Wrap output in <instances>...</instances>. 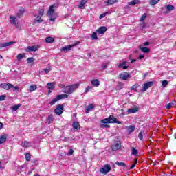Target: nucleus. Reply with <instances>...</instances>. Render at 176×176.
Instances as JSON below:
<instances>
[{
	"label": "nucleus",
	"instance_id": "31",
	"mask_svg": "<svg viewBox=\"0 0 176 176\" xmlns=\"http://www.w3.org/2000/svg\"><path fill=\"white\" fill-rule=\"evenodd\" d=\"M45 42L47 43H53V42H54V38L50 37V36L46 37L45 38Z\"/></svg>",
	"mask_w": 176,
	"mask_h": 176
},
{
	"label": "nucleus",
	"instance_id": "42",
	"mask_svg": "<svg viewBox=\"0 0 176 176\" xmlns=\"http://www.w3.org/2000/svg\"><path fill=\"white\" fill-rule=\"evenodd\" d=\"M173 107H174V103L170 102V103H168V104H166V109H170V108H173Z\"/></svg>",
	"mask_w": 176,
	"mask_h": 176
},
{
	"label": "nucleus",
	"instance_id": "1",
	"mask_svg": "<svg viewBox=\"0 0 176 176\" xmlns=\"http://www.w3.org/2000/svg\"><path fill=\"white\" fill-rule=\"evenodd\" d=\"M79 87V84H74L72 85L66 86L64 89L63 90V93L66 94H72L76 89Z\"/></svg>",
	"mask_w": 176,
	"mask_h": 176
},
{
	"label": "nucleus",
	"instance_id": "45",
	"mask_svg": "<svg viewBox=\"0 0 176 176\" xmlns=\"http://www.w3.org/2000/svg\"><path fill=\"white\" fill-rule=\"evenodd\" d=\"M126 64H127V62H126V61H123L122 63H120L118 65V68H122V67H124L126 65Z\"/></svg>",
	"mask_w": 176,
	"mask_h": 176
},
{
	"label": "nucleus",
	"instance_id": "13",
	"mask_svg": "<svg viewBox=\"0 0 176 176\" xmlns=\"http://www.w3.org/2000/svg\"><path fill=\"white\" fill-rule=\"evenodd\" d=\"M16 42L14 41H10L7 43H3L0 44V49H2L3 47H8V46H12V45H14Z\"/></svg>",
	"mask_w": 176,
	"mask_h": 176
},
{
	"label": "nucleus",
	"instance_id": "38",
	"mask_svg": "<svg viewBox=\"0 0 176 176\" xmlns=\"http://www.w3.org/2000/svg\"><path fill=\"white\" fill-rule=\"evenodd\" d=\"M140 1L138 0H133L132 1L129 3V5H131L132 6H134V5H137Z\"/></svg>",
	"mask_w": 176,
	"mask_h": 176
},
{
	"label": "nucleus",
	"instance_id": "59",
	"mask_svg": "<svg viewBox=\"0 0 176 176\" xmlns=\"http://www.w3.org/2000/svg\"><path fill=\"white\" fill-rule=\"evenodd\" d=\"M5 168V166H2V162H0V169L3 170Z\"/></svg>",
	"mask_w": 176,
	"mask_h": 176
},
{
	"label": "nucleus",
	"instance_id": "12",
	"mask_svg": "<svg viewBox=\"0 0 176 176\" xmlns=\"http://www.w3.org/2000/svg\"><path fill=\"white\" fill-rule=\"evenodd\" d=\"M0 87L5 89V90H10L12 89V87H13V85L10 83H3L0 84Z\"/></svg>",
	"mask_w": 176,
	"mask_h": 176
},
{
	"label": "nucleus",
	"instance_id": "36",
	"mask_svg": "<svg viewBox=\"0 0 176 176\" xmlns=\"http://www.w3.org/2000/svg\"><path fill=\"white\" fill-rule=\"evenodd\" d=\"M24 57H25V54H19L16 56L17 60H23V58H24Z\"/></svg>",
	"mask_w": 176,
	"mask_h": 176
},
{
	"label": "nucleus",
	"instance_id": "14",
	"mask_svg": "<svg viewBox=\"0 0 176 176\" xmlns=\"http://www.w3.org/2000/svg\"><path fill=\"white\" fill-rule=\"evenodd\" d=\"M122 145L120 144V142H118L112 145L111 148H112V151H118L119 149H120Z\"/></svg>",
	"mask_w": 176,
	"mask_h": 176
},
{
	"label": "nucleus",
	"instance_id": "21",
	"mask_svg": "<svg viewBox=\"0 0 176 176\" xmlns=\"http://www.w3.org/2000/svg\"><path fill=\"white\" fill-rule=\"evenodd\" d=\"M94 109V105L93 104H89L86 108H85V113H89L90 111H93Z\"/></svg>",
	"mask_w": 176,
	"mask_h": 176
},
{
	"label": "nucleus",
	"instance_id": "18",
	"mask_svg": "<svg viewBox=\"0 0 176 176\" xmlns=\"http://www.w3.org/2000/svg\"><path fill=\"white\" fill-rule=\"evenodd\" d=\"M175 8L173 5L168 4L166 6V11L164 12V14H167L168 12H171V10H174Z\"/></svg>",
	"mask_w": 176,
	"mask_h": 176
},
{
	"label": "nucleus",
	"instance_id": "39",
	"mask_svg": "<svg viewBox=\"0 0 176 176\" xmlns=\"http://www.w3.org/2000/svg\"><path fill=\"white\" fill-rule=\"evenodd\" d=\"M48 120H49V124H50V123H52V122H53V120H54V117H53V115H50L48 116Z\"/></svg>",
	"mask_w": 176,
	"mask_h": 176
},
{
	"label": "nucleus",
	"instance_id": "60",
	"mask_svg": "<svg viewBox=\"0 0 176 176\" xmlns=\"http://www.w3.org/2000/svg\"><path fill=\"white\" fill-rule=\"evenodd\" d=\"M151 44V43L146 41L144 43V46H149V45Z\"/></svg>",
	"mask_w": 176,
	"mask_h": 176
},
{
	"label": "nucleus",
	"instance_id": "28",
	"mask_svg": "<svg viewBox=\"0 0 176 176\" xmlns=\"http://www.w3.org/2000/svg\"><path fill=\"white\" fill-rule=\"evenodd\" d=\"M72 126H73V128L74 129V130L76 131H78L79 130L80 128V124H79V122H74L73 124H72Z\"/></svg>",
	"mask_w": 176,
	"mask_h": 176
},
{
	"label": "nucleus",
	"instance_id": "41",
	"mask_svg": "<svg viewBox=\"0 0 176 176\" xmlns=\"http://www.w3.org/2000/svg\"><path fill=\"white\" fill-rule=\"evenodd\" d=\"M91 37L93 39H95V40L98 39V37L97 36V32H94L91 35Z\"/></svg>",
	"mask_w": 176,
	"mask_h": 176
},
{
	"label": "nucleus",
	"instance_id": "11",
	"mask_svg": "<svg viewBox=\"0 0 176 176\" xmlns=\"http://www.w3.org/2000/svg\"><path fill=\"white\" fill-rule=\"evenodd\" d=\"M120 79L122 80H127L128 78H130V73L129 72H123L120 74Z\"/></svg>",
	"mask_w": 176,
	"mask_h": 176
},
{
	"label": "nucleus",
	"instance_id": "51",
	"mask_svg": "<svg viewBox=\"0 0 176 176\" xmlns=\"http://www.w3.org/2000/svg\"><path fill=\"white\" fill-rule=\"evenodd\" d=\"M91 87H87L85 91V93H89V91H90V90H91Z\"/></svg>",
	"mask_w": 176,
	"mask_h": 176
},
{
	"label": "nucleus",
	"instance_id": "26",
	"mask_svg": "<svg viewBox=\"0 0 176 176\" xmlns=\"http://www.w3.org/2000/svg\"><path fill=\"white\" fill-rule=\"evenodd\" d=\"M50 71H52V68H50V67H48L41 70V74H43V75H46V74H49V72H50Z\"/></svg>",
	"mask_w": 176,
	"mask_h": 176
},
{
	"label": "nucleus",
	"instance_id": "62",
	"mask_svg": "<svg viewBox=\"0 0 176 176\" xmlns=\"http://www.w3.org/2000/svg\"><path fill=\"white\" fill-rule=\"evenodd\" d=\"M3 129V124L0 122V130H2Z\"/></svg>",
	"mask_w": 176,
	"mask_h": 176
},
{
	"label": "nucleus",
	"instance_id": "19",
	"mask_svg": "<svg viewBox=\"0 0 176 176\" xmlns=\"http://www.w3.org/2000/svg\"><path fill=\"white\" fill-rule=\"evenodd\" d=\"M92 86H95V87H98L100 86V80L98 79H94L91 82Z\"/></svg>",
	"mask_w": 176,
	"mask_h": 176
},
{
	"label": "nucleus",
	"instance_id": "37",
	"mask_svg": "<svg viewBox=\"0 0 176 176\" xmlns=\"http://www.w3.org/2000/svg\"><path fill=\"white\" fill-rule=\"evenodd\" d=\"M23 13H24V8H21L17 14V17H21V16H23Z\"/></svg>",
	"mask_w": 176,
	"mask_h": 176
},
{
	"label": "nucleus",
	"instance_id": "2",
	"mask_svg": "<svg viewBox=\"0 0 176 176\" xmlns=\"http://www.w3.org/2000/svg\"><path fill=\"white\" fill-rule=\"evenodd\" d=\"M101 123L103 124H107L109 123H117L118 124H120L122 123L120 121L118 120L113 116H110L107 118H104L100 121Z\"/></svg>",
	"mask_w": 176,
	"mask_h": 176
},
{
	"label": "nucleus",
	"instance_id": "32",
	"mask_svg": "<svg viewBox=\"0 0 176 176\" xmlns=\"http://www.w3.org/2000/svg\"><path fill=\"white\" fill-rule=\"evenodd\" d=\"M160 2V0H150L149 4L151 6H155V5H157V3H159Z\"/></svg>",
	"mask_w": 176,
	"mask_h": 176
},
{
	"label": "nucleus",
	"instance_id": "23",
	"mask_svg": "<svg viewBox=\"0 0 176 176\" xmlns=\"http://www.w3.org/2000/svg\"><path fill=\"white\" fill-rule=\"evenodd\" d=\"M138 107H133L127 110L128 113H137V111H138Z\"/></svg>",
	"mask_w": 176,
	"mask_h": 176
},
{
	"label": "nucleus",
	"instance_id": "35",
	"mask_svg": "<svg viewBox=\"0 0 176 176\" xmlns=\"http://www.w3.org/2000/svg\"><path fill=\"white\" fill-rule=\"evenodd\" d=\"M116 164L117 166H119L120 167H126V163H124V162H119L117 161L116 162Z\"/></svg>",
	"mask_w": 176,
	"mask_h": 176
},
{
	"label": "nucleus",
	"instance_id": "9",
	"mask_svg": "<svg viewBox=\"0 0 176 176\" xmlns=\"http://www.w3.org/2000/svg\"><path fill=\"white\" fill-rule=\"evenodd\" d=\"M39 45H32V46H28L25 52H28V53H31V52H38V49H39Z\"/></svg>",
	"mask_w": 176,
	"mask_h": 176
},
{
	"label": "nucleus",
	"instance_id": "15",
	"mask_svg": "<svg viewBox=\"0 0 176 176\" xmlns=\"http://www.w3.org/2000/svg\"><path fill=\"white\" fill-rule=\"evenodd\" d=\"M107 32V28L106 27H100L98 28V30H96V32L99 34H104Z\"/></svg>",
	"mask_w": 176,
	"mask_h": 176
},
{
	"label": "nucleus",
	"instance_id": "40",
	"mask_svg": "<svg viewBox=\"0 0 176 176\" xmlns=\"http://www.w3.org/2000/svg\"><path fill=\"white\" fill-rule=\"evenodd\" d=\"M109 127H111V126L109 124H102L100 125V129H109Z\"/></svg>",
	"mask_w": 176,
	"mask_h": 176
},
{
	"label": "nucleus",
	"instance_id": "63",
	"mask_svg": "<svg viewBox=\"0 0 176 176\" xmlns=\"http://www.w3.org/2000/svg\"><path fill=\"white\" fill-rule=\"evenodd\" d=\"M144 57H145V56H144V55H140V56H139V60H142V58H144Z\"/></svg>",
	"mask_w": 176,
	"mask_h": 176
},
{
	"label": "nucleus",
	"instance_id": "20",
	"mask_svg": "<svg viewBox=\"0 0 176 176\" xmlns=\"http://www.w3.org/2000/svg\"><path fill=\"white\" fill-rule=\"evenodd\" d=\"M21 145L23 148H30V146H31V142L24 141L21 144Z\"/></svg>",
	"mask_w": 176,
	"mask_h": 176
},
{
	"label": "nucleus",
	"instance_id": "25",
	"mask_svg": "<svg viewBox=\"0 0 176 176\" xmlns=\"http://www.w3.org/2000/svg\"><path fill=\"white\" fill-rule=\"evenodd\" d=\"M36 89H38V87L36 86V85H30L28 90L30 93H32V91H35V90H36Z\"/></svg>",
	"mask_w": 176,
	"mask_h": 176
},
{
	"label": "nucleus",
	"instance_id": "27",
	"mask_svg": "<svg viewBox=\"0 0 176 176\" xmlns=\"http://www.w3.org/2000/svg\"><path fill=\"white\" fill-rule=\"evenodd\" d=\"M126 130L128 131L129 134H131V133H133L134 130H135V126L131 125L126 127Z\"/></svg>",
	"mask_w": 176,
	"mask_h": 176
},
{
	"label": "nucleus",
	"instance_id": "4",
	"mask_svg": "<svg viewBox=\"0 0 176 176\" xmlns=\"http://www.w3.org/2000/svg\"><path fill=\"white\" fill-rule=\"evenodd\" d=\"M79 43H80V42L77 41L76 43H75L73 45L63 47L61 48V51L64 52V53H67V52H69L71 50V49H72V47H75V46H78V45H79Z\"/></svg>",
	"mask_w": 176,
	"mask_h": 176
},
{
	"label": "nucleus",
	"instance_id": "44",
	"mask_svg": "<svg viewBox=\"0 0 176 176\" xmlns=\"http://www.w3.org/2000/svg\"><path fill=\"white\" fill-rule=\"evenodd\" d=\"M25 159H26L27 162H30V160H31V154H30L28 153H26Z\"/></svg>",
	"mask_w": 176,
	"mask_h": 176
},
{
	"label": "nucleus",
	"instance_id": "47",
	"mask_svg": "<svg viewBox=\"0 0 176 176\" xmlns=\"http://www.w3.org/2000/svg\"><path fill=\"white\" fill-rule=\"evenodd\" d=\"M6 99V95H1L0 96V101H5V100Z\"/></svg>",
	"mask_w": 176,
	"mask_h": 176
},
{
	"label": "nucleus",
	"instance_id": "3",
	"mask_svg": "<svg viewBox=\"0 0 176 176\" xmlns=\"http://www.w3.org/2000/svg\"><path fill=\"white\" fill-rule=\"evenodd\" d=\"M64 98H68V95L67 94H60L58 95L55 98H54L50 104L51 105H54L59 100H64Z\"/></svg>",
	"mask_w": 176,
	"mask_h": 176
},
{
	"label": "nucleus",
	"instance_id": "49",
	"mask_svg": "<svg viewBox=\"0 0 176 176\" xmlns=\"http://www.w3.org/2000/svg\"><path fill=\"white\" fill-rule=\"evenodd\" d=\"M145 19H146V14H144L141 18H140V21L144 22V21L145 20Z\"/></svg>",
	"mask_w": 176,
	"mask_h": 176
},
{
	"label": "nucleus",
	"instance_id": "7",
	"mask_svg": "<svg viewBox=\"0 0 176 176\" xmlns=\"http://www.w3.org/2000/svg\"><path fill=\"white\" fill-rule=\"evenodd\" d=\"M111 171V165L106 164L102 168L100 169V173H102V174L107 175L108 173Z\"/></svg>",
	"mask_w": 176,
	"mask_h": 176
},
{
	"label": "nucleus",
	"instance_id": "61",
	"mask_svg": "<svg viewBox=\"0 0 176 176\" xmlns=\"http://www.w3.org/2000/svg\"><path fill=\"white\" fill-rule=\"evenodd\" d=\"M145 21H143L142 23V29H144V28H145Z\"/></svg>",
	"mask_w": 176,
	"mask_h": 176
},
{
	"label": "nucleus",
	"instance_id": "10",
	"mask_svg": "<svg viewBox=\"0 0 176 176\" xmlns=\"http://www.w3.org/2000/svg\"><path fill=\"white\" fill-rule=\"evenodd\" d=\"M43 13H45V10L43 9H39V15L37 19H34V23H42L43 20L41 19L42 16H43Z\"/></svg>",
	"mask_w": 176,
	"mask_h": 176
},
{
	"label": "nucleus",
	"instance_id": "48",
	"mask_svg": "<svg viewBox=\"0 0 176 176\" xmlns=\"http://www.w3.org/2000/svg\"><path fill=\"white\" fill-rule=\"evenodd\" d=\"M138 89V84H135L133 86L131 87V90H137Z\"/></svg>",
	"mask_w": 176,
	"mask_h": 176
},
{
	"label": "nucleus",
	"instance_id": "58",
	"mask_svg": "<svg viewBox=\"0 0 176 176\" xmlns=\"http://www.w3.org/2000/svg\"><path fill=\"white\" fill-rule=\"evenodd\" d=\"M73 153H74V150L70 149V150L69 151L68 154H69V155H73Z\"/></svg>",
	"mask_w": 176,
	"mask_h": 176
},
{
	"label": "nucleus",
	"instance_id": "33",
	"mask_svg": "<svg viewBox=\"0 0 176 176\" xmlns=\"http://www.w3.org/2000/svg\"><path fill=\"white\" fill-rule=\"evenodd\" d=\"M47 86V89H49V90H54V82H48Z\"/></svg>",
	"mask_w": 176,
	"mask_h": 176
},
{
	"label": "nucleus",
	"instance_id": "34",
	"mask_svg": "<svg viewBox=\"0 0 176 176\" xmlns=\"http://www.w3.org/2000/svg\"><path fill=\"white\" fill-rule=\"evenodd\" d=\"M20 107H21V104H16V105L13 106L11 108V109H12V111H16L19 110V108H20Z\"/></svg>",
	"mask_w": 176,
	"mask_h": 176
},
{
	"label": "nucleus",
	"instance_id": "46",
	"mask_svg": "<svg viewBox=\"0 0 176 176\" xmlns=\"http://www.w3.org/2000/svg\"><path fill=\"white\" fill-rule=\"evenodd\" d=\"M162 85L163 87H166L167 85H168V81H167L166 80H164L162 81Z\"/></svg>",
	"mask_w": 176,
	"mask_h": 176
},
{
	"label": "nucleus",
	"instance_id": "6",
	"mask_svg": "<svg viewBox=\"0 0 176 176\" xmlns=\"http://www.w3.org/2000/svg\"><path fill=\"white\" fill-rule=\"evenodd\" d=\"M54 112L55 113H56V115H58L59 116L60 115H63V112H64V104H60L56 106Z\"/></svg>",
	"mask_w": 176,
	"mask_h": 176
},
{
	"label": "nucleus",
	"instance_id": "5",
	"mask_svg": "<svg viewBox=\"0 0 176 176\" xmlns=\"http://www.w3.org/2000/svg\"><path fill=\"white\" fill-rule=\"evenodd\" d=\"M57 8H58V3H56L51 6L48 12H47V16H53V14Z\"/></svg>",
	"mask_w": 176,
	"mask_h": 176
},
{
	"label": "nucleus",
	"instance_id": "54",
	"mask_svg": "<svg viewBox=\"0 0 176 176\" xmlns=\"http://www.w3.org/2000/svg\"><path fill=\"white\" fill-rule=\"evenodd\" d=\"M107 65H108V63H103L102 65V69H105Z\"/></svg>",
	"mask_w": 176,
	"mask_h": 176
},
{
	"label": "nucleus",
	"instance_id": "17",
	"mask_svg": "<svg viewBox=\"0 0 176 176\" xmlns=\"http://www.w3.org/2000/svg\"><path fill=\"white\" fill-rule=\"evenodd\" d=\"M86 3H87V0H81L78 8H79V9H85V5H86Z\"/></svg>",
	"mask_w": 176,
	"mask_h": 176
},
{
	"label": "nucleus",
	"instance_id": "64",
	"mask_svg": "<svg viewBox=\"0 0 176 176\" xmlns=\"http://www.w3.org/2000/svg\"><path fill=\"white\" fill-rule=\"evenodd\" d=\"M134 167H135V164H133L132 166H130V170H133Z\"/></svg>",
	"mask_w": 176,
	"mask_h": 176
},
{
	"label": "nucleus",
	"instance_id": "55",
	"mask_svg": "<svg viewBox=\"0 0 176 176\" xmlns=\"http://www.w3.org/2000/svg\"><path fill=\"white\" fill-rule=\"evenodd\" d=\"M138 163V160L137 158H135L133 161V164H135V166H137Z\"/></svg>",
	"mask_w": 176,
	"mask_h": 176
},
{
	"label": "nucleus",
	"instance_id": "50",
	"mask_svg": "<svg viewBox=\"0 0 176 176\" xmlns=\"http://www.w3.org/2000/svg\"><path fill=\"white\" fill-rule=\"evenodd\" d=\"M118 87L119 90H121V89L123 88V82H118Z\"/></svg>",
	"mask_w": 176,
	"mask_h": 176
},
{
	"label": "nucleus",
	"instance_id": "52",
	"mask_svg": "<svg viewBox=\"0 0 176 176\" xmlns=\"http://www.w3.org/2000/svg\"><path fill=\"white\" fill-rule=\"evenodd\" d=\"M138 138H139L140 140H142V139L144 138L142 132H140V133H139V135H138Z\"/></svg>",
	"mask_w": 176,
	"mask_h": 176
},
{
	"label": "nucleus",
	"instance_id": "24",
	"mask_svg": "<svg viewBox=\"0 0 176 176\" xmlns=\"http://www.w3.org/2000/svg\"><path fill=\"white\" fill-rule=\"evenodd\" d=\"M8 136L6 135H2L0 138V145H1V144H4V142H6Z\"/></svg>",
	"mask_w": 176,
	"mask_h": 176
},
{
	"label": "nucleus",
	"instance_id": "30",
	"mask_svg": "<svg viewBox=\"0 0 176 176\" xmlns=\"http://www.w3.org/2000/svg\"><path fill=\"white\" fill-rule=\"evenodd\" d=\"M140 49L143 52V53H149L151 52V49L146 47H140Z\"/></svg>",
	"mask_w": 176,
	"mask_h": 176
},
{
	"label": "nucleus",
	"instance_id": "8",
	"mask_svg": "<svg viewBox=\"0 0 176 176\" xmlns=\"http://www.w3.org/2000/svg\"><path fill=\"white\" fill-rule=\"evenodd\" d=\"M152 86H153V82L152 81H148L144 83L143 89L141 90L142 93L146 91L149 89V87H152Z\"/></svg>",
	"mask_w": 176,
	"mask_h": 176
},
{
	"label": "nucleus",
	"instance_id": "57",
	"mask_svg": "<svg viewBox=\"0 0 176 176\" xmlns=\"http://www.w3.org/2000/svg\"><path fill=\"white\" fill-rule=\"evenodd\" d=\"M59 87H60V89H64V87H65V85H64V84H59Z\"/></svg>",
	"mask_w": 176,
	"mask_h": 176
},
{
	"label": "nucleus",
	"instance_id": "29",
	"mask_svg": "<svg viewBox=\"0 0 176 176\" xmlns=\"http://www.w3.org/2000/svg\"><path fill=\"white\" fill-rule=\"evenodd\" d=\"M131 155L133 156H138V150H137L135 148L132 147L131 148Z\"/></svg>",
	"mask_w": 176,
	"mask_h": 176
},
{
	"label": "nucleus",
	"instance_id": "22",
	"mask_svg": "<svg viewBox=\"0 0 176 176\" xmlns=\"http://www.w3.org/2000/svg\"><path fill=\"white\" fill-rule=\"evenodd\" d=\"M116 2H118V0H107L104 1V3H106V6H111V5L116 3Z\"/></svg>",
	"mask_w": 176,
	"mask_h": 176
},
{
	"label": "nucleus",
	"instance_id": "53",
	"mask_svg": "<svg viewBox=\"0 0 176 176\" xmlns=\"http://www.w3.org/2000/svg\"><path fill=\"white\" fill-rule=\"evenodd\" d=\"M107 13H103L101 15H100L99 19H104V17H105V16H107Z\"/></svg>",
	"mask_w": 176,
	"mask_h": 176
},
{
	"label": "nucleus",
	"instance_id": "16",
	"mask_svg": "<svg viewBox=\"0 0 176 176\" xmlns=\"http://www.w3.org/2000/svg\"><path fill=\"white\" fill-rule=\"evenodd\" d=\"M10 22L13 25H17V18L14 16H10Z\"/></svg>",
	"mask_w": 176,
	"mask_h": 176
},
{
	"label": "nucleus",
	"instance_id": "43",
	"mask_svg": "<svg viewBox=\"0 0 176 176\" xmlns=\"http://www.w3.org/2000/svg\"><path fill=\"white\" fill-rule=\"evenodd\" d=\"M35 61V58L34 57H30L28 58V63L30 64L31 63H34Z\"/></svg>",
	"mask_w": 176,
	"mask_h": 176
},
{
	"label": "nucleus",
	"instance_id": "56",
	"mask_svg": "<svg viewBox=\"0 0 176 176\" xmlns=\"http://www.w3.org/2000/svg\"><path fill=\"white\" fill-rule=\"evenodd\" d=\"M12 87L13 88V91H18V90H19V87H14V86H13V87Z\"/></svg>",
	"mask_w": 176,
	"mask_h": 176
}]
</instances>
